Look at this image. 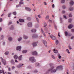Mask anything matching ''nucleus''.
I'll return each mask as SVG.
<instances>
[{
    "mask_svg": "<svg viewBox=\"0 0 74 74\" xmlns=\"http://www.w3.org/2000/svg\"><path fill=\"white\" fill-rule=\"evenodd\" d=\"M53 67H52V68H51L50 69L48 70V71H51V73H55L56 71L57 70H61L63 69V66L60 65L56 67V69H54L52 71V70L53 69Z\"/></svg>",
    "mask_w": 74,
    "mask_h": 74,
    "instance_id": "nucleus-1",
    "label": "nucleus"
},
{
    "mask_svg": "<svg viewBox=\"0 0 74 74\" xmlns=\"http://www.w3.org/2000/svg\"><path fill=\"white\" fill-rule=\"evenodd\" d=\"M29 60L32 63H34L36 62V60L34 59V57H32L29 58Z\"/></svg>",
    "mask_w": 74,
    "mask_h": 74,
    "instance_id": "nucleus-2",
    "label": "nucleus"
},
{
    "mask_svg": "<svg viewBox=\"0 0 74 74\" xmlns=\"http://www.w3.org/2000/svg\"><path fill=\"white\" fill-rule=\"evenodd\" d=\"M1 59L2 63H3V64H4V65L6 64V62L5 61V60L3 59L1 57Z\"/></svg>",
    "mask_w": 74,
    "mask_h": 74,
    "instance_id": "nucleus-3",
    "label": "nucleus"
},
{
    "mask_svg": "<svg viewBox=\"0 0 74 74\" xmlns=\"http://www.w3.org/2000/svg\"><path fill=\"white\" fill-rule=\"evenodd\" d=\"M27 26L28 27H32V22H29L28 23Z\"/></svg>",
    "mask_w": 74,
    "mask_h": 74,
    "instance_id": "nucleus-4",
    "label": "nucleus"
},
{
    "mask_svg": "<svg viewBox=\"0 0 74 74\" xmlns=\"http://www.w3.org/2000/svg\"><path fill=\"white\" fill-rule=\"evenodd\" d=\"M32 54L33 55L37 56L38 55L37 52L36 51L32 52Z\"/></svg>",
    "mask_w": 74,
    "mask_h": 74,
    "instance_id": "nucleus-5",
    "label": "nucleus"
},
{
    "mask_svg": "<svg viewBox=\"0 0 74 74\" xmlns=\"http://www.w3.org/2000/svg\"><path fill=\"white\" fill-rule=\"evenodd\" d=\"M25 9L26 10L28 11H31V9L28 7H25Z\"/></svg>",
    "mask_w": 74,
    "mask_h": 74,
    "instance_id": "nucleus-6",
    "label": "nucleus"
},
{
    "mask_svg": "<svg viewBox=\"0 0 74 74\" xmlns=\"http://www.w3.org/2000/svg\"><path fill=\"white\" fill-rule=\"evenodd\" d=\"M51 37L52 40H56V38L55 36H54L53 35H51Z\"/></svg>",
    "mask_w": 74,
    "mask_h": 74,
    "instance_id": "nucleus-7",
    "label": "nucleus"
},
{
    "mask_svg": "<svg viewBox=\"0 0 74 74\" xmlns=\"http://www.w3.org/2000/svg\"><path fill=\"white\" fill-rule=\"evenodd\" d=\"M21 46H18L16 48L17 51H21Z\"/></svg>",
    "mask_w": 74,
    "mask_h": 74,
    "instance_id": "nucleus-8",
    "label": "nucleus"
},
{
    "mask_svg": "<svg viewBox=\"0 0 74 74\" xmlns=\"http://www.w3.org/2000/svg\"><path fill=\"white\" fill-rule=\"evenodd\" d=\"M43 44H44L45 46H47V41L45 40H44L43 41Z\"/></svg>",
    "mask_w": 74,
    "mask_h": 74,
    "instance_id": "nucleus-9",
    "label": "nucleus"
},
{
    "mask_svg": "<svg viewBox=\"0 0 74 74\" xmlns=\"http://www.w3.org/2000/svg\"><path fill=\"white\" fill-rule=\"evenodd\" d=\"M41 32L43 34L44 36L45 37H46V35L45 34V33H44V32L42 30V29H41Z\"/></svg>",
    "mask_w": 74,
    "mask_h": 74,
    "instance_id": "nucleus-10",
    "label": "nucleus"
},
{
    "mask_svg": "<svg viewBox=\"0 0 74 74\" xmlns=\"http://www.w3.org/2000/svg\"><path fill=\"white\" fill-rule=\"evenodd\" d=\"M36 43H38V42H35L33 43V47H36V46H37Z\"/></svg>",
    "mask_w": 74,
    "mask_h": 74,
    "instance_id": "nucleus-11",
    "label": "nucleus"
},
{
    "mask_svg": "<svg viewBox=\"0 0 74 74\" xmlns=\"http://www.w3.org/2000/svg\"><path fill=\"white\" fill-rule=\"evenodd\" d=\"M38 36L37 35H33L32 36V38H37Z\"/></svg>",
    "mask_w": 74,
    "mask_h": 74,
    "instance_id": "nucleus-12",
    "label": "nucleus"
},
{
    "mask_svg": "<svg viewBox=\"0 0 74 74\" xmlns=\"http://www.w3.org/2000/svg\"><path fill=\"white\" fill-rule=\"evenodd\" d=\"M23 65V64H19V65H17V67L18 68H20V67H21Z\"/></svg>",
    "mask_w": 74,
    "mask_h": 74,
    "instance_id": "nucleus-13",
    "label": "nucleus"
},
{
    "mask_svg": "<svg viewBox=\"0 0 74 74\" xmlns=\"http://www.w3.org/2000/svg\"><path fill=\"white\" fill-rule=\"evenodd\" d=\"M19 21L20 22H24V20L23 19H20L19 20Z\"/></svg>",
    "mask_w": 74,
    "mask_h": 74,
    "instance_id": "nucleus-14",
    "label": "nucleus"
},
{
    "mask_svg": "<svg viewBox=\"0 0 74 74\" xmlns=\"http://www.w3.org/2000/svg\"><path fill=\"white\" fill-rule=\"evenodd\" d=\"M73 25L70 24L68 26V28L69 29H71L73 27Z\"/></svg>",
    "mask_w": 74,
    "mask_h": 74,
    "instance_id": "nucleus-15",
    "label": "nucleus"
},
{
    "mask_svg": "<svg viewBox=\"0 0 74 74\" xmlns=\"http://www.w3.org/2000/svg\"><path fill=\"white\" fill-rule=\"evenodd\" d=\"M10 62L12 64H14L15 62H14V61L13 60H11L10 61Z\"/></svg>",
    "mask_w": 74,
    "mask_h": 74,
    "instance_id": "nucleus-16",
    "label": "nucleus"
},
{
    "mask_svg": "<svg viewBox=\"0 0 74 74\" xmlns=\"http://www.w3.org/2000/svg\"><path fill=\"white\" fill-rule=\"evenodd\" d=\"M74 4V2L73 1H71L70 2V4L71 5H73Z\"/></svg>",
    "mask_w": 74,
    "mask_h": 74,
    "instance_id": "nucleus-17",
    "label": "nucleus"
},
{
    "mask_svg": "<svg viewBox=\"0 0 74 74\" xmlns=\"http://www.w3.org/2000/svg\"><path fill=\"white\" fill-rule=\"evenodd\" d=\"M36 31V29H33L31 30V32L32 33H35Z\"/></svg>",
    "mask_w": 74,
    "mask_h": 74,
    "instance_id": "nucleus-18",
    "label": "nucleus"
},
{
    "mask_svg": "<svg viewBox=\"0 0 74 74\" xmlns=\"http://www.w3.org/2000/svg\"><path fill=\"white\" fill-rule=\"evenodd\" d=\"M22 56H20L18 58V59L19 60H22Z\"/></svg>",
    "mask_w": 74,
    "mask_h": 74,
    "instance_id": "nucleus-19",
    "label": "nucleus"
},
{
    "mask_svg": "<svg viewBox=\"0 0 74 74\" xmlns=\"http://www.w3.org/2000/svg\"><path fill=\"white\" fill-rule=\"evenodd\" d=\"M54 52V53H58V50H56V49H54L53 50Z\"/></svg>",
    "mask_w": 74,
    "mask_h": 74,
    "instance_id": "nucleus-20",
    "label": "nucleus"
},
{
    "mask_svg": "<svg viewBox=\"0 0 74 74\" xmlns=\"http://www.w3.org/2000/svg\"><path fill=\"white\" fill-rule=\"evenodd\" d=\"M27 52V50H23V53H25Z\"/></svg>",
    "mask_w": 74,
    "mask_h": 74,
    "instance_id": "nucleus-21",
    "label": "nucleus"
},
{
    "mask_svg": "<svg viewBox=\"0 0 74 74\" xmlns=\"http://www.w3.org/2000/svg\"><path fill=\"white\" fill-rule=\"evenodd\" d=\"M14 59H18V56L16 55L14 56Z\"/></svg>",
    "mask_w": 74,
    "mask_h": 74,
    "instance_id": "nucleus-22",
    "label": "nucleus"
},
{
    "mask_svg": "<svg viewBox=\"0 0 74 74\" xmlns=\"http://www.w3.org/2000/svg\"><path fill=\"white\" fill-rule=\"evenodd\" d=\"M23 37L24 39H27V38L28 37H27V36H26L25 35H24Z\"/></svg>",
    "mask_w": 74,
    "mask_h": 74,
    "instance_id": "nucleus-23",
    "label": "nucleus"
},
{
    "mask_svg": "<svg viewBox=\"0 0 74 74\" xmlns=\"http://www.w3.org/2000/svg\"><path fill=\"white\" fill-rule=\"evenodd\" d=\"M69 10H70V11H72V10H73V8L71 7L69 8Z\"/></svg>",
    "mask_w": 74,
    "mask_h": 74,
    "instance_id": "nucleus-24",
    "label": "nucleus"
},
{
    "mask_svg": "<svg viewBox=\"0 0 74 74\" xmlns=\"http://www.w3.org/2000/svg\"><path fill=\"white\" fill-rule=\"evenodd\" d=\"M36 18L37 22H38V23H39V19H38V18L37 17H36Z\"/></svg>",
    "mask_w": 74,
    "mask_h": 74,
    "instance_id": "nucleus-25",
    "label": "nucleus"
},
{
    "mask_svg": "<svg viewBox=\"0 0 74 74\" xmlns=\"http://www.w3.org/2000/svg\"><path fill=\"white\" fill-rule=\"evenodd\" d=\"M13 14L14 15H16V12H13Z\"/></svg>",
    "mask_w": 74,
    "mask_h": 74,
    "instance_id": "nucleus-26",
    "label": "nucleus"
},
{
    "mask_svg": "<svg viewBox=\"0 0 74 74\" xmlns=\"http://www.w3.org/2000/svg\"><path fill=\"white\" fill-rule=\"evenodd\" d=\"M59 43V41H58V40H56V45H58Z\"/></svg>",
    "mask_w": 74,
    "mask_h": 74,
    "instance_id": "nucleus-27",
    "label": "nucleus"
},
{
    "mask_svg": "<svg viewBox=\"0 0 74 74\" xmlns=\"http://www.w3.org/2000/svg\"><path fill=\"white\" fill-rule=\"evenodd\" d=\"M65 34L66 36H67L68 34V32H65Z\"/></svg>",
    "mask_w": 74,
    "mask_h": 74,
    "instance_id": "nucleus-28",
    "label": "nucleus"
},
{
    "mask_svg": "<svg viewBox=\"0 0 74 74\" xmlns=\"http://www.w3.org/2000/svg\"><path fill=\"white\" fill-rule=\"evenodd\" d=\"M47 26V23H44V27H46Z\"/></svg>",
    "mask_w": 74,
    "mask_h": 74,
    "instance_id": "nucleus-29",
    "label": "nucleus"
},
{
    "mask_svg": "<svg viewBox=\"0 0 74 74\" xmlns=\"http://www.w3.org/2000/svg\"><path fill=\"white\" fill-rule=\"evenodd\" d=\"M71 21H72V19H71V18H70L69 20V22L71 23Z\"/></svg>",
    "mask_w": 74,
    "mask_h": 74,
    "instance_id": "nucleus-30",
    "label": "nucleus"
},
{
    "mask_svg": "<svg viewBox=\"0 0 74 74\" xmlns=\"http://www.w3.org/2000/svg\"><path fill=\"white\" fill-rule=\"evenodd\" d=\"M10 30H13L14 29V27L13 26H12L10 28Z\"/></svg>",
    "mask_w": 74,
    "mask_h": 74,
    "instance_id": "nucleus-31",
    "label": "nucleus"
},
{
    "mask_svg": "<svg viewBox=\"0 0 74 74\" xmlns=\"http://www.w3.org/2000/svg\"><path fill=\"white\" fill-rule=\"evenodd\" d=\"M8 40H9V41H11V40H12V38L11 37H9L8 38Z\"/></svg>",
    "mask_w": 74,
    "mask_h": 74,
    "instance_id": "nucleus-32",
    "label": "nucleus"
},
{
    "mask_svg": "<svg viewBox=\"0 0 74 74\" xmlns=\"http://www.w3.org/2000/svg\"><path fill=\"white\" fill-rule=\"evenodd\" d=\"M11 13H9L8 14V17H10V16H11Z\"/></svg>",
    "mask_w": 74,
    "mask_h": 74,
    "instance_id": "nucleus-33",
    "label": "nucleus"
},
{
    "mask_svg": "<svg viewBox=\"0 0 74 74\" xmlns=\"http://www.w3.org/2000/svg\"><path fill=\"white\" fill-rule=\"evenodd\" d=\"M8 53H9V52L8 51H7L5 53V55H7Z\"/></svg>",
    "mask_w": 74,
    "mask_h": 74,
    "instance_id": "nucleus-34",
    "label": "nucleus"
},
{
    "mask_svg": "<svg viewBox=\"0 0 74 74\" xmlns=\"http://www.w3.org/2000/svg\"><path fill=\"white\" fill-rule=\"evenodd\" d=\"M62 8L63 9H65L66 8V6L64 5H63L62 6Z\"/></svg>",
    "mask_w": 74,
    "mask_h": 74,
    "instance_id": "nucleus-35",
    "label": "nucleus"
},
{
    "mask_svg": "<svg viewBox=\"0 0 74 74\" xmlns=\"http://www.w3.org/2000/svg\"><path fill=\"white\" fill-rule=\"evenodd\" d=\"M20 4H23V2L22 1H20L19 2Z\"/></svg>",
    "mask_w": 74,
    "mask_h": 74,
    "instance_id": "nucleus-36",
    "label": "nucleus"
},
{
    "mask_svg": "<svg viewBox=\"0 0 74 74\" xmlns=\"http://www.w3.org/2000/svg\"><path fill=\"white\" fill-rule=\"evenodd\" d=\"M22 40V38H18V41H20L21 40Z\"/></svg>",
    "mask_w": 74,
    "mask_h": 74,
    "instance_id": "nucleus-37",
    "label": "nucleus"
},
{
    "mask_svg": "<svg viewBox=\"0 0 74 74\" xmlns=\"http://www.w3.org/2000/svg\"><path fill=\"white\" fill-rule=\"evenodd\" d=\"M64 0H61V3H64Z\"/></svg>",
    "mask_w": 74,
    "mask_h": 74,
    "instance_id": "nucleus-38",
    "label": "nucleus"
},
{
    "mask_svg": "<svg viewBox=\"0 0 74 74\" xmlns=\"http://www.w3.org/2000/svg\"><path fill=\"white\" fill-rule=\"evenodd\" d=\"M58 58L59 59H60L61 58V56L60 55V54H58Z\"/></svg>",
    "mask_w": 74,
    "mask_h": 74,
    "instance_id": "nucleus-39",
    "label": "nucleus"
},
{
    "mask_svg": "<svg viewBox=\"0 0 74 74\" xmlns=\"http://www.w3.org/2000/svg\"><path fill=\"white\" fill-rule=\"evenodd\" d=\"M49 18V16H47L46 17V19H48Z\"/></svg>",
    "mask_w": 74,
    "mask_h": 74,
    "instance_id": "nucleus-40",
    "label": "nucleus"
},
{
    "mask_svg": "<svg viewBox=\"0 0 74 74\" xmlns=\"http://www.w3.org/2000/svg\"><path fill=\"white\" fill-rule=\"evenodd\" d=\"M66 51H67L68 53H70V51H69V49H66Z\"/></svg>",
    "mask_w": 74,
    "mask_h": 74,
    "instance_id": "nucleus-41",
    "label": "nucleus"
},
{
    "mask_svg": "<svg viewBox=\"0 0 74 74\" xmlns=\"http://www.w3.org/2000/svg\"><path fill=\"white\" fill-rule=\"evenodd\" d=\"M3 35H1V39L3 40Z\"/></svg>",
    "mask_w": 74,
    "mask_h": 74,
    "instance_id": "nucleus-42",
    "label": "nucleus"
},
{
    "mask_svg": "<svg viewBox=\"0 0 74 74\" xmlns=\"http://www.w3.org/2000/svg\"><path fill=\"white\" fill-rule=\"evenodd\" d=\"M21 5H16V7H17V8H18V7H19V6H21Z\"/></svg>",
    "mask_w": 74,
    "mask_h": 74,
    "instance_id": "nucleus-43",
    "label": "nucleus"
},
{
    "mask_svg": "<svg viewBox=\"0 0 74 74\" xmlns=\"http://www.w3.org/2000/svg\"><path fill=\"white\" fill-rule=\"evenodd\" d=\"M69 17H71L72 16V15H71V14H69Z\"/></svg>",
    "mask_w": 74,
    "mask_h": 74,
    "instance_id": "nucleus-44",
    "label": "nucleus"
},
{
    "mask_svg": "<svg viewBox=\"0 0 74 74\" xmlns=\"http://www.w3.org/2000/svg\"><path fill=\"white\" fill-rule=\"evenodd\" d=\"M65 12L63 10L62 12V14H64L65 13Z\"/></svg>",
    "mask_w": 74,
    "mask_h": 74,
    "instance_id": "nucleus-45",
    "label": "nucleus"
},
{
    "mask_svg": "<svg viewBox=\"0 0 74 74\" xmlns=\"http://www.w3.org/2000/svg\"><path fill=\"white\" fill-rule=\"evenodd\" d=\"M60 21H61V23H62V18H60Z\"/></svg>",
    "mask_w": 74,
    "mask_h": 74,
    "instance_id": "nucleus-46",
    "label": "nucleus"
},
{
    "mask_svg": "<svg viewBox=\"0 0 74 74\" xmlns=\"http://www.w3.org/2000/svg\"><path fill=\"white\" fill-rule=\"evenodd\" d=\"M36 28H37L38 27V25H36L35 26Z\"/></svg>",
    "mask_w": 74,
    "mask_h": 74,
    "instance_id": "nucleus-47",
    "label": "nucleus"
},
{
    "mask_svg": "<svg viewBox=\"0 0 74 74\" xmlns=\"http://www.w3.org/2000/svg\"><path fill=\"white\" fill-rule=\"evenodd\" d=\"M58 36L60 37V33L59 32L58 33Z\"/></svg>",
    "mask_w": 74,
    "mask_h": 74,
    "instance_id": "nucleus-48",
    "label": "nucleus"
},
{
    "mask_svg": "<svg viewBox=\"0 0 74 74\" xmlns=\"http://www.w3.org/2000/svg\"><path fill=\"white\" fill-rule=\"evenodd\" d=\"M64 18H65V19H67V17H66V16L64 15Z\"/></svg>",
    "mask_w": 74,
    "mask_h": 74,
    "instance_id": "nucleus-49",
    "label": "nucleus"
},
{
    "mask_svg": "<svg viewBox=\"0 0 74 74\" xmlns=\"http://www.w3.org/2000/svg\"><path fill=\"white\" fill-rule=\"evenodd\" d=\"M38 16L39 18H41V16H40V15H38Z\"/></svg>",
    "mask_w": 74,
    "mask_h": 74,
    "instance_id": "nucleus-50",
    "label": "nucleus"
},
{
    "mask_svg": "<svg viewBox=\"0 0 74 74\" xmlns=\"http://www.w3.org/2000/svg\"><path fill=\"white\" fill-rule=\"evenodd\" d=\"M49 21H48L49 22H52V20H51L50 19H49Z\"/></svg>",
    "mask_w": 74,
    "mask_h": 74,
    "instance_id": "nucleus-51",
    "label": "nucleus"
},
{
    "mask_svg": "<svg viewBox=\"0 0 74 74\" xmlns=\"http://www.w3.org/2000/svg\"><path fill=\"white\" fill-rule=\"evenodd\" d=\"M52 8H54V7H55V5H54V4H53L52 5Z\"/></svg>",
    "mask_w": 74,
    "mask_h": 74,
    "instance_id": "nucleus-52",
    "label": "nucleus"
},
{
    "mask_svg": "<svg viewBox=\"0 0 74 74\" xmlns=\"http://www.w3.org/2000/svg\"><path fill=\"white\" fill-rule=\"evenodd\" d=\"M36 64V66H38V65H39V63H37Z\"/></svg>",
    "mask_w": 74,
    "mask_h": 74,
    "instance_id": "nucleus-53",
    "label": "nucleus"
},
{
    "mask_svg": "<svg viewBox=\"0 0 74 74\" xmlns=\"http://www.w3.org/2000/svg\"><path fill=\"white\" fill-rule=\"evenodd\" d=\"M52 58L53 59H55V57L53 55L52 56Z\"/></svg>",
    "mask_w": 74,
    "mask_h": 74,
    "instance_id": "nucleus-54",
    "label": "nucleus"
},
{
    "mask_svg": "<svg viewBox=\"0 0 74 74\" xmlns=\"http://www.w3.org/2000/svg\"><path fill=\"white\" fill-rule=\"evenodd\" d=\"M69 48L70 49H72V48H71V47L70 46H69Z\"/></svg>",
    "mask_w": 74,
    "mask_h": 74,
    "instance_id": "nucleus-55",
    "label": "nucleus"
},
{
    "mask_svg": "<svg viewBox=\"0 0 74 74\" xmlns=\"http://www.w3.org/2000/svg\"><path fill=\"white\" fill-rule=\"evenodd\" d=\"M45 32H46V33H48V30H46L45 31Z\"/></svg>",
    "mask_w": 74,
    "mask_h": 74,
    "instance_id": "nucleus-56",
    "label": "nucleus"
},
{
    "mask_svg": "<svg viewBox=\"0 0 74 74\" xmlns=\"http://www.w3.org/2000/svg\"><path fill=\"white\" fill-rule=\"evenodd\" d=\"M12 23V22H9V23L8 24V25H10V24H11Z\"/></svg>",
    "mask_w": 74,
    "mask_h": 74,
    "instance_id": "nucleus-57",
    "label": "nucleus"
},
{
    "mask_svg": "<svg viewBox=\"0 0 74 74\" xmlns=\"http://www.w3.org/2000/svg\"><path fill=\"white\" fill-rule=\"evenodd\" d=\"M10 68H8V71H11V69H10Z\"/></svg>",
    "mask_w": 74,
    "mask_h": 74,
    "instance_id": "nucleus-58",
    "label": "nucleus"
},
{
    "mask_svg": "<svg viewBox=\"0 0 74 74\" xmlns=\"http://www.w3.org/2000/svg\"><path fill=\"white\" fill-rule=\"evenodd\" d=\"M71 32H74V29H72Z\"/></svg>",
    "mask_w": 74,
    "mask_h": 74,
    "instance_id": "nucleus-59",
    "label": "nucleus"
},
{
    "mask_svg": "<svg viewBox=\"0 0 74 74\" xmlns=\"http://www.w3.org/2000/svg\"><path fill=\"white\" fill-rule=\"evenodd\" d=\"M74 38V36H72L71 38V39H73V38Z\"/></svg>",
    "mask_w": 74,
    "mask_h": 74,
    "instance_id": "nucleus-60",
    "label": "nucleus"
},
{
    "mask_svg": "<svg viewBox=\"0 0 74 74\" xmlns=\"http://www.w3.org/2000/svg\"><path fill=\"white\" fill-rule=\"evenodd\" d=\"M38 71L37 70H35L34 71V73H37Z\"/></svg>",
    "mask_w": 74,
    "mask_h": 74,
    "instance_id": "nucleus-61",
    "label": "nucleus"
},
{
    "mask_svg": "<svg viewBox=\"0 0 74 74\" xmlns=\"http://www.w3.org/2000/svg\"><path fill=\"white\" fill-rule=\"evenodd\" d=\"M2 21V18H0V22H1Z\"/></svg>",
    "mask_w": 74,
    "mask_h": 74,
    "instance_id": "nucleus-62",
    "label": "nucleus"
},
{
    "mask_svg": "<svg viewBox=\"0 0 74 74\" xmlns=\"http://www.w3.org/2000/svg\"><path fill=\"white\" fill-rule=\"evenodd\" d=\"M0 73H1V74L2 73V71L1 70H0Z\"/></svg>",
    "mask_w": 74,
    "mask_h": 74,
    "instance_id": "nucleus-63",
    "label": "nucleus"
},
{
    "mask_svg": "<svg viewBox=\"0 0 74 74\" xmlns=\"http://www.w3.org/2000/svg\"><path fill=\"white\" fill-rule=\"evenodd\" d=\"M8 74H11V73L10 72H8Z\"/></svg>",
    "mask_w": 74,
    "mask_h": 74,
    "instance_id": "nucleus-64",
    "label": "nucleus"
}]
</instances>
